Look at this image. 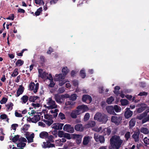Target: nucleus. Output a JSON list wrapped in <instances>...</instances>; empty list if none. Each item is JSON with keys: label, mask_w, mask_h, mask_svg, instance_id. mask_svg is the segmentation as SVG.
Returning a JSON list of instances; mask_svg holds the SVG:
<instances>
[{"label": "nucleus", "mask_w": 149, "mask_h": 149, "mask_svg": "<svg viewBox=\"0 0 149 149\" xmlns=\"http://www.w3.org/2000/svg\"><path fill=\"white\" fill-rule=\"evenodd\" d=\"M88 107L86 105H82L78 106L76 109L72 111L70 114V116L72 118L75 119L77 116L88 110Z\"/></svg>", "instance_id": "nucleus-1"}, {"label": "nucleus", "mask_w": 149, "mask_h": 149, "mask_svg": "<svg viewBox=\"0 0 149 149\" xmlns=\"http://www.w3.org/2000/svg\"><path fill=\"white\" fill-rule=\"evenodd\" d=\"M110 144L111 147L115 149H119L121 147L123 142L119 136L114 135L112 136L110 140Z\"/></svg>", "instance_id": "nucleus-2"}, {"label": "nucleus", "mask_w": 149, "mask_h": 149, "mask_svg": "<svg viewBox=\"0 0 149 149\" xmlns=\"http://www.w3.org/2000/svg\"><path fill=\"white\" fill-rule=\"evenodd\" d=\"M94 119L97 120L102 123H105L108 120L107 116L104 114L101 113H97L95 115Z\"/></svg>", "instance_id": "nucleus-3"}, {"label": "nucleus", "mask_w": 149, "mask_h": 149, "mask_svg": "<svg viewBox=\"0 0 149 149\" xmlns=\"http://www.w3.org/2000/svg\"><path fill=\"white\" fill-rule=\"evenodd\" d=\"M46 141V142H43V147L45 148L54 147H55V145L51 143L54 142V137L52 135L49 136V135Z\"/></svg>", "instance_id": "nucleus-4"}, {"label": "nucleus", "mask_w": 149, "mask_h": 149, "mask_svg": "<svg viewBox=\"0 0 149 149\" xmlns=\"http://www.w3.org/2000/svg\"><path fill=\"white\" fill-rule=\"evenodd\" d=\"M149 111L146 110L139 116H136V119L139 120H142L143 124L144 123L149 121V114L148 115V113Z\"/></svg>", "instance_id": "nucleus-5"}, {"label": "nucleus", "mask_w": 149, "mask_h": 149, "mask_svg": "<svg viewBox=\"0 0 149 149\" xmlns=\"http://www.w3.org/2000/svg\"><path fill=\"white\" fill-rule=\"evenodd\" d=\"M69 97V95L68 94L62 95L56 94L54 95L55 99L56 102L60 104L64 102L65 98H68Z\"/></svg>", "instance_id": "nucleus-6"}, {"label": "nucleus", "mask_w": 149, "mask_h": 149, "mask_svg": "<svg viewBox=\"0 0 149 149\" xmlns=\"http://www.w3.org/2000/svg\"><path fill=\"white\" fill-rule=\"evenodd\" d=\"M47 104L48 106H47L46 105H45V106L48 109H52L57 108V105L56 104L55 101L52 100L51 97L49 98L47 100Z\"/></svg>", "instance_id": "nucleus-7"}, {"label": "nucleus", "mask_w": 149, "mask_h": 149, "mask_svg": "<svg viewBox=\"0 0 149 149\" xmlns=\"http://www.w3.org/2000/svg\"><path fill=\"white\" fill-rule=\"evenodd\" d=\"M122 117L121 116H112L111 118V121L116 125H118L122 122Z\"/></svg>", "instance_id": "nucleus-8"}, {"label": "nucleus", "mask_w": 149, "mask_h": 149, "mask_svg": "<svg viewBox=\"0 0 149 149\" xmlns=\"http://www.w3.org/2000/svg\"><path fill=\"white\" fill-rule=\"evenodd\" d=\"M39 83H38L36 84L33 82L31 83L29 86L30 90L31 91L33 90L34 93H36L39 88Z\"/></svg>", "instance_id": "nucleus-9"}, {"label": "nucleus", "mask_w": 149, "mask_h": 149, "mask_svg": "<svg viewBox=\"0 0 149 149\" xmlns=\"http://www.w3.org/2000/svg\"><path fill=\"white\" fill-rule=\"evenodd\" d=\"M63 130L64 131L70 133H73L74 131L73 127L69 124L65 125L63 127Z\"/></svg>", "instance_id": "nucleus-10"}, {"label": "nucleus", "mask_w": 149, "mask_h": 149, "mask_svg": "<svg viewBox=\"0 0 149 149\" xmlns=\"http://www.w3.org/2000/svg\"><path fill=\"white\" fill-rule=\"evenodd\" d=\"M94 138L97 142H100L101 143H104L105 141L104 137L103 136L94 134Z\"/></svg>", "instance_id": "nucleus-11"}, {"label": "nucleus", "mask_w": 149, "mask_h": 149, "mask_svg": "<svg viewBox=\"0 0 149 149\" xmlns=\"http://www.w3.org/2000/svg\"><path fill=\"white\" fill-rule=\"evenodd\" d=\"M71 135L72 138L76 139V143L77 144H79L81 143L82 138L81 135L73 134Z\"/></svg>", "instance_id": "nucleus-12"}, {"label": "nucleus", "mask_w": 149, "mask_h": 149, "mask_svg": "<svg viewBox=\"0 0 149 149\" xmlns=\"http://www.w3.org/2000/svg\"><path fill=\"white\" fill-rule=\"evenodd\" d=\"M82 100L83 102L88 104L92 101V99L90 96L88 95H84L82 97Z\"/></svg>", "instance_id": "nucleus-13"}, {"label": "nucleus", "mask_w": 149, "mask_h": 149, "mask_svg": "<svg viewBox=\"0 0 149 149\" xmlns=\"http://www.w3.org/2000/svg\"><path fill=\"white\" fill-rule=\"evenodd\" d=\"M63 125V123H55L51 126V127L55 130H61L62 129Z\"/></svg>", "instance_id": "nucleus-14"}, {"label": "nucleus", "mask_w": 149, "mask_h": 149, "mask_svg": "<svg viewBox=\"0 0 149 149\" xmlns=\"http://www.w3.org/2000/svg\"><path fill=\"white\" fill-rule=\"evenodd\" d=\"M133 114V111L130 110V108H127L125 109L124 116L126 119H128L131 117Z\"/></svg>", "instance_id": "nucleus-15"}, {"label": "nucleus", "mask_w": 149, "mask_h": 149, "mask_svg": "<svg viewBox=\"0 0 149 149\" xmlns=\"http://www.w3.org/2000/svg\"><path fill=\"white\" fill-rule=\"evenodd\" d=\"M106 109L109 113L114 115H116V114L114 112L113 107L112 106H107L106 107Z\"/></svg>", "instance_id": "nucleus-16"}, {"label": "nucleus", "mask_w": 149, "mask_h": 149, "mask_svg": "<svg viewBox=\"0 0 149 149\" xmlns=\"http://www.w3.org/2000/svg\"><path fill=\"white\" fill-rule=\"evenodd\" d=\"M24 87L22 85H20L17 91V94L16 97H18L20 95L22 94L24 92Z\"/></svg>", "instance_id": "nucleus-17"}, {"label": "nucleus", "mask_w": 149, "mask_h": 149, "mask_svg": "<svg viewBox=\"0 0 149 149\" xmlns=\"http://www.w3.org/2000/svg\"><path fill=\"white\" fill-rule=\"evenodd\" d=\"M40 116L39 115H34L32 118H30V120L32 122L36 123L40 120Z\"/></svg>", "instance_id": "nucleus-18"}, {"label": "nucleus", "mask_w": 149, "mask_h": 149, "mask_svg": "<svg viewBox=\"0 0 149 149\" xmlns=\"http://www.w3.org/2000/svg\"><path fill=\"white\" fill-rule=\"evenodd\" d=\"M111 132V129L110 127H108L107 128H105L102 131V133L104 136L107 135L109 136Z\"/></svg>", "instance_id": "nucleus-19"}, {"label": "nucleus", "mask_w": 149, "mask_h": 149, "mask_svg": "<svg viewBox=\"0 0 149 149\" xmlns=\"http://www.w3.org/2000/svg\"><path fill=\"white\" fill-rule=\"evenodd\" d=\"M75 130L78 131L82 132L84 130V127L81 124H78L74 127Z\"/></svg>", "instance_id": "nucleus-20"}, {"label": "nucleus", "mask_w": 149, "mask_h": 149, "mask_svg": "<svg viewBox=\"0 0 149 149\" xmlns=\"http://www.w3.org/2000/svg\"><path fill=\"white\" fill-rule=\"evenodd\" d=\"M139 132H135L132 136V137L134 139L135 142H138L139 140Z\"/></svg>", "instance_id": "nucleus-21"}, {"label": "nucleus", "mask_w": 149, "mask_h": 149, "mask_svg": "<svg viewBox=\"0 0 149 149\" xmlns=\"http://www.w3.org/2000/svg\"><path fill=\"white\" fill-rule=\"evenodd\" d=\"M48 135L49 134L47 132L43 131L40 134L39 137L40 138L42 139H46Z\"/></svg>", "instance_id": "nucleus-22"}, {"label": "nucleus", "mask_w": 149, "mask_h": 149, "mask_svg": "<svg viewBox=\"0 0 149 149\" xmlns=\"http://www.w3.org/2000/svg\"><path fill=\"white\" fill-rule=\"evenodd\" d=\"M136 118H132L129 122V127L130 129H132L135 125L136 123Z\"/></svg>", "instance_id": "nucleus-23"}, {"label": "nucleus", "mask_w": 149, "mask_h": 149, "mask_svg": "<svg viewBox=\"0 0 149 149\" xmlns=\"http://www.w3.org/2000/svg\"><path fill=\"white\" fill-rule=\"evenodd\" d=\"M56 77L57 78L55 79V80L56 81H58L63 80L65 76L62 74H56Z\"/></svg>", "instance_id": "nucleus-24"}, {"label": "nucleus", "mask_w": 149, "mask_h": 149, "mask_svg": "<svg viewBox=\"0 0 149 149\" xmlns=\"http://www.w3.org/2000/svg\"><path fill=\"white\" fill-rule=\"evenodd\" d=\"M29 97L27 95H23L21 98V100L22 103L23 104H25L29 100Z\"/></svg>", "instance_id": "nucleus-25"}, {"label": "nucleus", "mask_w": 149, "mask_h": 149, "mask_svg": "<svg viewBox=\"0 0 149 149\" xmlns=\"http://www.w3.org/2000/svg\"><path fill=\"white\" fill-rule=\"evenodd\" d=\"M39 99V97L37 96L31 95L29 97V100L30 102H35V101Z\"/></svg>", "instance_id": "nucleus-26"}, {"label": "nucleus", "mask_w": 149, "mask_h": 149, "mask_svg": "<svg viewBox=\"0 0 149 149\" xmlns=\"http://www.w3.org/2000/svg\"><path fill=\"white\" fill-rule=\"evenodd\" d=\"M5 106L7 107V110L9 111H10L13 109V104L11 102H10L8 104H6Z\"/></svg>", "instance_id": "nucleus-27"}, {"label": "nucleus", "mask_w": 149, "mask_h": 149, "mask_svg": "<svg viewBox=\"0 0 149 149\" xmlns=\"http://www.w3.org/2000/svg\"><path fill=\"white\" fill-rule=\"evenodd\" d=\"M89 141V136H85L83 141V144L84 145H86L88 144Z\"/></svg>", "instance_id": "nucleus-28"}, {"label": "nucleus", "mask_w": 149, "mask_h": 149, "mask_svg": "<svg viewBox=\"0 0 149 149\" xmlns=\"http://www.w3.org/2000/svg\"><path fill=\"white\" fill-rule=\"evenodd\" d=\"M34 134L32 133L31 134L29 137H26V138L28 140V142L29 143H31L33 142V139L34 137Z\"/></svg>", "instance_id": "nucleus-29"}, {"label": "nucleus", "mask_w": 149, "mask_h": 149, "mask_svg": "<svg viewBox=\"0 0 149 149\" xmlns=\"http://www.w3.org/2000/svg\"><path fill=\"white\" fill-rule=\"evenodd\" d=\"M69 71V70L67 67H63L62 70L63 74L65 76V75L68 73Z\"/></svg>", "instance_id": "nucleus-30"}, {"label": "nucleus", "mask_w": 149, "mask_h": 149, "mask_svg": "<svg viewBox=\"0 0 149 149\" xmlns=\"http://www.w3.org/2000/svg\"><path fill=\"white\" fill-rule=\"evenodd\" d=\"M120 102L122 106H125L129 104L128 101L126 99H122L121 100Z\"/></svg>", "instance_id": "nucleus-31"}, {"label": "nucleus", "mask_w": 149, "mask_h": 149, "mask_svg": "<svg viewBox=\"0 0 149 149\" xmlns=\"http://www.w3.org/2000/svg\"><path fill=\"white\" fill-rule=\"evenodd\" d=\"M17 144V146L18 148H20L24 149L23 148L26 145V143L21 142H19Z\"/></svg>", "instance_id": "nucleus-32"}, {"label": "nucleus", "mask_w": 149, "mask_h": 149, "mask_svg": "<svg viewBox=\"0 0 149 149\" xmlns=\"http://www.w3.org/2000/svg\"><path fill=\"white\" fill-rule=\"evenodd\" d=\"M24 63V61L21 59H18L15 63L16 66H22Z\"/></svg>", "instance_id": "nucleus-33"}, {"label": "nucleus", "mask_w": 149, "mask_h": 149, "mask_svg": "<svg viewBox=\"0 0 149 149\" xmlns=\"http://www.w3.org/2000/svg\"><path fill=\"white\" fill-rule=\"evenodd\" d=\"M95 123L94 121H89L88 123L87 124V127H93L95 126Z\"/></svg>", "instance_id": "nucleus-34"}, {"label": "nucleus", "mask_w": 149, "mask_h": 149, "mask_svg": "<svg viewBox=\"0 0 149 149\" xmlns=\"http://www.w3.org/2000/svg\"><path fill=\"white\" fill-rule=\"evenodd\" d=\"M140 132L145 134H148L149 133L148 129L145 127H142L141 128Z\"/></svg>", "instance_id": "nucleus-35"}, {"label": "nucleus", "mask_w": 149, "mask_h": 149, "mask_svg": "<svg viewBox=\"0 0 149 149\" xmlns=\"http://www.w3.org/2000/svg\"><path fill=\"white\" fill-rule=\"evenodd\" d=\"M120 88L119 86H116L114 88L115 90L113 91L114 94L117 95H118L119 94V90L120 89Z\"/></svg>", "instance_id": "nucleus-36"}, {"label": "nucleus", "mask_w": 149, "mask_h": 149, "mask_svg": "<svg viewBox=\"0 0 149 149\" xmlns=\"http://www.w3.org/2000/svg\"><path fill=\"white\" fill-rule=\"evenodd\" d=\"M69 99L72 101V102L76 100L77 98V95L75 94H73L71 95L70 96V97L69 95Z\"/></svg>", "instance_id": "nucleus-37"}, {"label": "nucleus", "mask_w": 149, "mask_h": 149, "mask_svg": "<svg viewBox=\"0 0 149 149\" xmlns=\"http://www.w3.org/2000/svg\"><path fill=\"white\" fill-rule=\"evenodd\" d=\"M43 121L48 126H50L54 122V121L52 120H44Z\"/></svg>", "instance_id": "nucleus-38"}, {"label": "nucleus", "mask_w": 149, "mask_h": 149, "mask_svg": "<svg viewBox=\"0 0 149 149\" xmlns=\"http://www.w3.org/2000/svg\"><path fill=\"white\" fill-rule=\"evenodd\" d=\"M29 127L30 125L29 124H25L22 128H21V131L22 130L24 132H25V131L28 130Z\"/></svg>", "instance_id": "nucleus-39"}, {"label": "nucleus", "mask_w": 149, "mask_h": 149, "mask_svg": "<svg viewBox=\"0 0 149 149\" xmlns=\"http://www.w3.org/2000/svg\"><path fill=\"white\" fill-rule=\"evenodd\" d=\"M80 75L82 78H84L86 77V74L84 70H81L80 72Z\"/></svg>", "instance_id": "nucleus-40"}, {"label": "nucleus", "mask_w": 149, "mask_h": 149, "mask_svg": "<svg viewBox=\"0 0 149 149\" xmlns=\"http://www.w3.org/2000/svg\"><path fill=\"white\" fill-rule=\"evenodd\" d=\"M114 111L115 110L116 112H118L121 111L120 107L117 105H115L113 107Z\"/></svg>", "instance_id": "nucleus-41"}, {"label": "nucleus", "mask_w": 149, "mask_h": 149, "mask_svg": "<svg viewBox=\"0 0 149 149\" xmlns=\"http://www.w3.org/2000/svg\"><path fill=\"white\" fill-rule=\"evenodd\" d=\"M19 135H15L12 139V141L14 143H15L17 141L19 142Z\"/></svg>", "instance_id": "nucleus-42"}, {"label": "nucleus", "mask_w": 149, "mask_h": 149, "mask_svg": "<svg viewBox=\"0 0 149 149\" xmlns=\"http://www.w3.org/2000/svg\"><path fill=\"white\" fill-rule=\"evenodd\" d=\"M75 103L74 102H73L69 99V100L66 101L65 105L66 106L70 105L71 106H72Z\"/></svg>", "instance_id": "nucleus-43"}, {"label": "nucleus", "mask_w": 149, "mask_h": 149, "mask_svg": "<svg viewBox=\"0 0 149 149\" xmlns=\"http://www.w3.org/2000/svg\"><path fill=\"white\" fill-rule=\"evenodd\" d=\"M35 3L37 4L40 5H43L44 4V2L42 0H35Z\"/></svg>", "instance_id": "nucleus-44"}, {"label": "nucleus", "mask_w": 149, "mask_h": 149, "mask_svg": "<svg viewBox=\"0 0 149 149\" xmlns=\"http://www.w3.org/2000/svg\"><path fill=\"white\" fill-rule=\"evenodd\" d=\"M42 7H40L35 12V15L36 16L39 15L40 14L41 12H42Z\"/></svg>", "instance_id": "nucleus-45"}, {"label": "nucleus", "mask_w": 149, "mask_h": 149, "mask_svg": "<svg viewBox=\"0 0 149 149\" xmlns=\"http://www.w3.org/2000/svg\"><path fill=\"white\" fill-rule=\"evenodd\" d=\"M18 70L17 68H15L13 72L11 74V76L13 77L16 76L18 74Z\"/></svg>", "instance_id": "nucleus-46"}, {"label": "nucleus", "mask_w": 149, "mask_h": 149, "mask_svg": "<svg viewBox=\"0 0 149 149\" xmlns=\"http://www.w3.org/2000/svg\"><path fill=\"white\" fill-rule=\"evenodd\" d=\"M114 99L112 96L110 97L107 100V102L108 104H111L113 101Z\"/></svg>", "instance_id": "nucleus-47"}, {"label": "nucleus", "mask_w": 149, "mask_h": 149, "mask_svg": "<svg viewBox=\"0 0 149 149\" xmlns=\"http://www.w3.org/2000/svg\"><path fill=\"white\" fill-rule=\"evenodd\" d=\"M58 117L62 120L65 119V115L61 112H60L59 113L58 115Z\"/></svg>", "instance_id": "nucleus-48"}, {"label": "nucleus", "mask_w": 149, "mask_h": 149, "mask_svg": "<svg viewBox=\"0 0 149 149\" xmlns=\"http://www.w3.org/2000/svg\"><path fill=\"white\" fill-rule=\"evenodd\" d=\"M145 109L146 108L145 107H141L138 109L137 110V111L138 113H141L145 110Z\"/></svg>", "instance_id": "nucleus-49"}, {"label": "nucleus", "mask_w": 149, "mask_h": 149, "mask_svg": "<svg viewBox=\"0 0 149 149\" xmlns=\"http://www.w3.org/2000/svg\"><path fill=\"white\" fill-rule=\"evenodd\" d=\"M44 118L47 120H52V116L51 115L46 114L44 116Z\"/></svg>", "instance_id": "nucleus-50"}, {"label": "nucleus", "mask_w": 149, "mask_h": 149, "mask_svg": "<svg viewBox=\"0 0 149 149\" xmlns=\"http://www.w3.org/2000/svg\"><path fill=\"white\" fill-rule=\"evenodd\" d=\"M130 137V133L129 132H127L125 135V139L127 141Z\"/></svg>", "instance_id": "nucleus-51"}, {"label": "nucleus", "mask_w": 149, "mask_h": 149, "mask_svg": "<svg viewBox=\"0 0 149 149\" xmlns=\"http://www.w3.org/2000/svg\"><path fill=\"white\" fill-rule=\"evenodd\" d=\"M48 75V74L47 73L45 72H44L42 74H40V77L42 79L46 78Z\"/></svg>", "instance_id": "nucleus-52"}, {"label": "nucleus", "mask_w": 149, "mask_h": 149, "mask_svg": "<svg viewBox=\"0 0 149 149\" xmlns=\"http://www.w3.org/2000/svg\"><path fill=\"white\" fill-rule=\"evenodd\" d=\"M90 117V114L89 113H86L84 116V121L88 120Z\"/></svg>", "instance_id": "nucleus-53"}, {"label": "nucleus", "mask_w": 149, "mask_h": 149, "mask_svg": "<svg viewBox=\"0 0 149 149\" xmlns=\"http://www.w3.org/2000/svg\"><path fill=\"white\" fill-rule=\"evenodd\" d=\"M7 98L6 97H3L2 98V100L0 101V103L1 104H5L7 102Z\"/></svg>", "instance_id": "nucleus-54"}, {"label": "nucleus", "mask_w": 149, "mask_h": 149, "mask_svg": "<svg viewBox=\"0 0 149 149\" xmlns=\"http://www.w3.org/2000/svg\"><path fill=\"white\" fill-rule=\"evenodd\" d=\"M63 136L65 138H66L68 139H71L70 135L68 133H65L64 134Z\"/></svg>", "instance_id": "nucleus-55"}, {"label": "nucleus", "mask_w": 149, "mask_h": 149, "mask_svg": "<svg viewBox=\"0 0 149 149\" xmlns=\"http://www.w3.org/2000/svg\"><path fill=\"white\" fill-rule=\"evenodd\" d=\"M64 134L63 132L61 131H59L58 134V136L60 137H63Z\"/></svg>", "instance_id": "nucleus-56"}, {"label": "nucleus", "mask_w": 149, "mask_h": 149, "mask_svg": "<svg viewBox=\"0 0 149 149\" xmlns=\"http://www.w3.org/2000/svg\"><path fill=\"white\" fill-rule=\"evenodd\" d=\"M144 143L147 145L149 144V139L147 137H145L143 139Z\"/></svg>", "instance_id": "nucleus-57"}, {"label": "nucleus", "mask_w": 149, "mask_h": 149, "mask_svg": "<svg viewBox=\"0 0 149 149\" xmlns=\"http://www.w3.org/2000/svg\"><path fill=\"white\" fill-rule=\"evenodd\" d=\"M14 15L12 14L10 16H9L8 17L6 18V19H7L11 20H14Z\"/></svg>", "instance_id": "nucleus-58"}, {"label": "nucleus", "mask_w": 149, "mask_h": 149, "mask_svg": "<svg viewBox=\"0 0 149 149\" xmlns=\"http://www.w3.org/2000/svg\"><path fill=\"white\" fill-rule=\"evenodd\" d=\"M73 84L74 86L75 87L77 86L78 85V81L77 80H74L72 81Z\"/></svg>", "instance_id": "nucleus-59"}, {"label": "nucleus", "mask_w": 149, "mask_h": 149, "mask_svg": "<svg viewBox=\"0 0 149 149\" xmlns=\"http://www.w3.org/2000/svg\"><path fill=\"white\" fill-rule=\"evenodd\" d=\"M0 117L2 119H5L7 118L8 116L6 114H3L0 115Z\"/></svg>", "instance_id": "nucleus-60"}, {"label": "nucleus", "mask_w": 149, "mask_h": 149, "mask_svg": "<svg viewBox=\"0 0 149 149\" xmlns=\"http://www.w3.org/2000/svg\"><path fill=\"white\" fill-rule=\"evenodd\" d=\"M31 105L34 107L35 108H36L37 107H39L40 106V104L39 103H32L31 104Z\"/></svg>", "instance_id": "nucleus-61"}, {"label": "nucleus", "mask_w": 149, "mask_h": 149, "mask_svg": "<svg viewBox=\"0 0 149 149\" xmlns=\"http://www.w3.org/2000/svg\"><path fill=\"white\" fill-rule=\"evenodd\" d=\"M148 95V93L145 92H140L138 95L140 96H146Z\"/></svg>", "instance_id": "nucleus-62"}, {"label": "nucleus", "mask_w": 149, "mask_h": 149, "mask_svg": "<svg viewBox=\"0 0 149 149\" xmlns=\"http://www.w3.org/2000/svg\"><path fill=\"white\" fill-rule=\"evenodd\" d=\"M53 49L51 47H49V49L47 51V53L48 54H50L51 53L53 52Z\"/></svg>", "instance_id": "nucleus-63"}, {"label": "nucleus", "mask_w": 149, "mask_h": 149, "mask_svg": "<svg viewBox=\"0 0 149 149\" xmlns=\"http://www.w3.org/2000/svg\"><path fill=\"white\" fill-rule=\"evenodd\" d=\"M19 142H26L27 140L25 138L23 137H21L19 138Z\"/></svg>", "instance_id": "nucleus-64"}]
</instances>
